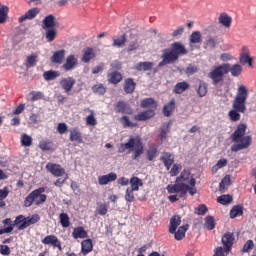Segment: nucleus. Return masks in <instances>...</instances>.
<instances>
[{
	"label": "nucleus",
	"instance_id": "nucleus-41",
	"mask_svg": "<svg viewBox=\"0 0 256 256\" xmlns=\"http://www.w3.org/2000/svg\"><path fill=\"white\" fill-rule=\"evenodd\" d=\"M38 147L41 151H53L54 144L51 140H42L39 142Z\"/></svg>",
	"mask_w": 256,
	"mask_h": 256
},
{
	"label": "nucleus",
	"instance_id": "nucleus-5",
	"mask_svg": "<svg viewBox=\"0 0 256 256\" xmlns=\"http://www.w3.org/2000/svg\"><path fill=\"white\" fill-rule=\"evenodd\" d=\"M225 75H229V68L225 63L214 66L207 74L208 79L211 80L214 87H219L225 83Z\"/></svg>",
	"mask_w": 256,
	"mask_h": 256
},
{
	"label": "nucleus",
	"instance_id": "nucleus-18",
	"mask_svg": "<svg viewBox=\"0 0 256 256\" xmlns=\"http://www.w3.org/2000/svg\"><path fill=\"white\" fill-rule=\"evenodd\" d=\"M160 161L164 163V167L169 171L171 169V165L175 163V157L171 152H164L163 156L160 157Z\"/></svg>",
	"mask_w": 256,
	"mask_h": 256
},
{
	"label": "nucleus",
	"instance_id": "nucleus-60",
	"mask_svg": "<svg viewBox=\"0 0 256 256\" xmlns=\"http://www.w3.org/2000/svg\"><path fill=\"white\" fill-rule=\"evenodd\" d=\"M109 211V205L103 203L99 204L96 208V213L98 215H105Z\"/></svg>",
	"mask_w": 256,
	"mask_h": 256
},
{
	"label": "nucleus",
	"instance_id": "nucleus-12",
	"mask_svg": "<svg viewBox=\"0 0 256 256\" xmlns=\"http://www.w3.org/2000/svg\"><path fill=\"white\" fill-rule=\"evenodd\" d=\"M116 113H122L124 115H133V108L125 101H118L114 107Z\"/></svg>",
	"mask_w": 256,
	"mask_h": 256
},
{
	"label": "nucleus",
	"instance_id": "nucleus-23",
	"mask_svg": "<svg viewBox=\"0 0 256 256\" xmlns=\"http://www.w3.org/2000/svg\"><path fill=\"white\" fill-rule=\"evenodd\" d=\"M70 141L72 143H83V134H81V131H79V128H72L70 130Z\"/></svg>",
	"mask_w": 256,
	"mask_h": 256
},
{
	"label": "nucleus",
	"instance_id": "nucleus-28",
	"mask_svg": "<svg viewBox=\"0 0 256 256\" xmlns=\"http://www.w3.org/2000/svg\"><path fill=\"white\" fill-rule=\"evenodd\" d=\"M218 21L220 25H223V27H226V29H229V27H231V23H233V18H231L229 14L222 12L218 18Z\"/></svg>",
	"mask_w": 256,
	"mask_h": 256
},
{
	"label": "nucleus",
	"instance_id": "nucleus-7",
	"mask_svg": "<svg viewBox=\"0 0 256 256\" xmlns=\"http://www.w3.org/2000/svg\"><path fill=\"white\" fill-rule=\"evenodd\" d=\"M179 58L174 54L171 49H164L162 54V61L159 62L158 67H165V65H173Z\"/></svg>",
	"mask_w": 256,
	"mask_h": 256
},
{
	"label": "nucleus",
	"instance_id": "nucleus-33",
	"mask_svg": "<svg viewBox=\"0 0 256 256\" xmlns=\"http://www.w3.org/2000/svg\"><path fill=\"white\" fill-rule=\"evenodd\" d=\"M171 131V122H165L160 128V140L163 142L167 139V134Z\"/></svg>",
	"mask_w": 256,
	"mask_h": 256
},
{
	"label": "nucleus",
	"instance_id": "nucleus-49",
	"mask_svg": "<svg viewBox=\"0 0 256 256\" xmlns=\"http://www.w3.org/2000/svg\"><path fill=\"white\" fill-rule=\"evenodd\" d=\"M140 106L142 107V109H147L149 107H157V102H155V99L153 98H146L144 100L141 101Z\"/></svg>",
	"mask_w": 256,
	"mask_h": 256
},
{
	"label": "nucleus",
	"instance_id": "nucleus-3",
	"mask_svg": "<svg viewBox=\"0 0 256 256\" xmlns=\"http://www.w3.org/2000/svg\"><path fill=\"white\" fill-rule=\"evenodd\" d=\"M197 180L195 178H190L189 185L183 182H176L175 184L167 185L166 189L168 193H178V197H185L187 193L193 196L197 193V188L195 187Z\"/></svg>",
	"mask_w": 256,
	"mask_h": 256
},
{
	"label": "nucleus",
	"instance_id": "nucleus-27",
	"mask_svg": "<svg viewBox=\"0 0 256 256\" xmlns=\"http://www.w3.org/2000/svg\"><path fill=\"white\" fill-rule=\"evenodd\" d=\"M224 65L228 66V73H231L232 77H239V75L243 73V67L239 64H234L231 66L229 63H224Z\"/></svg>",
	"mask_w": 256,
	"mask_h": 256
},
{
	"label": "nucleus",
	"instance_id": "nucleus-40",
	"mask_svg": "<svg viewBox=\"0 0 256 256\" xmlns=\"http://www.w3.org/2000/svg\"><path fill=\"white\" fill-rule=\"evenodd\" d=\"M196 91H197V95L199 97H205V95H207V91H208L207 82L199 80V85H198V88Z\"/></svg>",
	"mask_w": 256,
	"mask_h": 256
},
{
	"label": "nucleus",
	"instance_id": "nucleus-19",
	"mask_svg": "<svg viewBox=\"0 0 256 256\" xmlns=\"http://www.w3.org/2000/svg\"><path fill=\"white\" fill-rule=\"evenodd\" d=\"M113 181H117V174L115 172L98 177L99 185H108V183H113Z\"/></svg>",
	"mask_w": 256,
	"mask_h": 256
},
{
	"label": "nucleus",
	"instance_id": "nucleus-53",
	"mask_svg": "<svg viewBox=\"0 0 256 256\" xmlns=\"http://www.w3.org/2000/svg\"><path fill=\"white\" fill-rule=\"evenodd\" d=\"M215 225V217L207 216L205 218V227L208 229V231H213V229H215Z\"/></svg>",
	"mask_w": 256,
	"mask_h": 256
},
{
	"label": "nucleus",
	"instance_id": "nucleus-9",
	"mask_svg": "<svg viewBox=\"0 0 256 256\" xmlns=\"http://www.w3.org/2000/svg\"><path fill=\"white\" fill-rule=\"evenodd\" d=\"M46 170L54 177H63L65 175V168L61 167L60 164L48 162L46 164Z\"/></svg>",
	"mask_w": 256,
	"mask_h": 256
},
{
	"label": "nucleus",
	"instance_id": "nucleus-61",
	"mask_svg": "<svg viewBox=\"0 0 256 256\" xmlns=\"http://www.w3.org/2000/svg\"><path fill=\"white\" fill-rule=\"evenodd\" d=\"M229 185H231V178L229 176H225L220 182V191H225Z\"/></svg>",
	"mask_w": 256,
	"mask_h": 256
},
{
	"label": "nucleus",
	"instance_id": "nucleus-4",
	"mask_svg": "<svg viewBox=\"0 0 256 256\" xmlns=\"http://www.w3.org/2000/svg\"><path fill=\"white\" fill-rule=\"evenodd\" d=\"M128 150V153H132L134 151L132 159H139L141 155H143L144 147L141 138L137 136L136 138L130 137L128 142L121 143L118 149V153H125Z\"/></svg>",
	"mask_w": 256,
	"mask_h": 256
},
{
	"label": "nucleus",
	"instance_id": "nucleus-30",
	"mask_svg": "<svg viewBox=\"0 0 256 256\" xmlns=\"http://www.w3.org/2000/svg\"><path fill=\"white\" fill-rule=\"evenodd\" d=\"M189 229V224H186V225H183V226H180L178 228V230H176L173 235L176 239V241H183V239H185V233H187Z\"/></svg>",
	"mask_w": 256,
	"mask_h": 256
},
{
	"label": "nucleus",
	"instance_id": "nucleus-31",
	"mask_svg": "<svg viewBox=\"0 0 256 256\" xmlns=\"http://www.w3.org/2000/svg\"><path fill=\"white\" fill-rule=\"evenodd\" d=\"M93 251V241L91 239L83 240L81 243V253L83 255H89Z\"/></svg>",
	"mask_w": 256,
	"mask_h": 256
},
{
	"label": "nucleus",
	"instance_id": "nucleus-42",
	"mask_svg": "<svg viewBox=\"0 0 256 256\" xmlns=\"http://www.w3.org/2000/svg\"><path fill=\"white\" fill-rule=\"evenodd\" d=\"M130 185L132 191H139V187H143V180L139 177H132L130 179Z\"/></svg>",
	"mask_w": 256,
	"mask_h": 256
},
{
	"label": "nucleus",
	"instance_id": "nucleus-10",
	"mask_svg": "<svg viewBox=\"0 0 256 256\" xmlns=\"http://www.w3.org/2000/svg\"><path fill=\"white\" fill-rule=\"evenodd\" d=\"M233 243H235V234L233 232H226L222 236V244L225 248V252L229 253L231 249L233 248Z\"/></svg>",
	"mask_w": 256,
	"mask_h": 256
},
{
	"label": "nucleus",
	"instance_id": "nucleus-54",
	"mask_svg": "<svg viewBox=\"0 0 256 256\" xmlns=\"http://www.w3.org/2000/svg\"><path fill=\"white\" fill-rule=\"evenodd\" d=\"M4 225H10L6 228H1L0 229V235H4V233H11L13 231V224H11V219L10 218H6L5 220H3Z\"/></svg>",
	"mask_w": 256,
	"mask_h": 256
},
{
	"label": "nucleus",
	"instance_id": "nucleus-15",
	"mask_svg": "<svg viewBox=\"0 0 256 256\" xmlns=\"http://www.w3.org/2000/svg\"><path fill=\"white\" fill-rule=\"evenodd\" d=\"M239 61L241 65H249V67H253V58L249 56V48L247 46H244L242 48V53L240 54Z\"/></svg>",
	"mask_w": 256,
	"mask_h": 256
},
{
	"label": "nucleus",
	"instance_id": "nucleus-64",
	"mask_svg": "<svg viewBox=\"0 0 256 256\" xmlns=\"http://www.w3.org/2000/svg\"><path fill=\"white\" fill-rule=\"evenodd\" d=\"M157 148L153 147L147 150V158L148 161H153V159H155V157H157Z\"/></svg>",
	"mask_w": 256,
	"mask_h": 256
},
{
	"label": "nucleus",
	"instance_id": "nucleus-20",
	"mask_svg": "<svg viewBox=\"0 0 256 256\" xmlns=\"http://www.w3.org/2000/svg\"><path fill=\"white\" fill-rule=\"evenodd\" d=\"M65 49L55 51L50 58L51 63H55L56 65H61L63 61H65Z\"/></svg>",
	"mask_w": 256,
	"mask_h": 256
},
{
	"label": "nucleus",
	"instance_id": "nucleus-39",
	"mask_svg": "<svg viewBox=\"0 0 256 256\" xmlns=\"http://www.w3.org/2000/svg\"><path fill=\"white\" fill-rule=\"evenodd\" d=\"M187 89H189V83L179 82L174 86V93H176V95H181V93H185Z\"/></svg>",
	"mask_w": 256,
	"mask_h": 256
},
{
	"label": "nucleus",
	"instance_id": "nucleus-24",
	"mask_svg": "<svg viewBox=\"0 0 256 256\" xmlns=\"http://www.w3.org/2000/svg\"><path fill=\"white\" fill-rule=\"evenodd\" d=\"M72 237L73 239H87L89 234L83 226H78L73 229Z\"/></svg>",
	"mask_w": 256,
	"mask_h": 256
},
{
	"label": "nucleus",
	"instance_id": "nucleus-14",
	"mask_svg": "<svg viewBox=\"0 0 256 256\" xmlns=\"http://www.w3.org/2000/svg\"><path fill=\"white\" fill-rule=\"evenodd\" d=\"M77 65H79V60L75 55L71 54L66 58V62L62 65V69H64V71H73Z\"/></svg>",
	"mask_w": 256,
	"mask_h": 256
},
{
	"label": "nucleus",
	"instance_id": "nucleus-29",
	"mask_svg": "<svg viewBox=\"0 0 256 256\" xmlns=\"http://www.w3.org/2000/svg\"><path fill=\"white\" fill-rule=\"evenodd\" d=\"M181 225V216L175 215L170 219L169 233L173 235L177 231V228Z\"/></svg>",
	"mask_w": 256,
	"mask_h": 256
},
{
	"label": "nucleus",
	"instance_id": "nucleus-38",
	"mask_svg": "<svg viewBox=\"0 0 256 256\" xmlns=\"http://www.w3.org/2000/svg\"><path fill=\"white\" fill-rule=\"evenodd\" d=\"M243 215V205H235L230 210V219H235Z\"/></svg>",
	"mask_w": 256,
	"mask_h": 256
},
{
	"label": "nucleus",
	"instance_id": "nucleus-43",
	"mask_svg": "<svg viewBox=\"0 0 256 256\" xmlns=\"http://www.w3.org/2000/svg\"><path fill=\"white\" fill-rule=\"evenodd\" d=\"M24 223H27V218L24 215H19L16 217L13 225L18 227L19 231H23L24 229H27V227L23 228Z\"/></svg>",
	"mask_w": 256,
	"mask_h": 256
},
{
	"label": "nucleus",
	"instance_id": "nucleus-2",
	"mask_svg": "<svg viewBox=\"0 0 256 256\" xmlns=\"http://www.w3.org/2000/svg\"><path fill=\"white\" fill-rule=\"evenodd\" d=\"M245 133H247V124H239L231 134V140L234 144L231 146L230 151L238 153V151L251 147L253 139L251 136H245Z\"/></svg>",
	"mask_w": 256,
	"mask_h": 256
},
{
	"label": "nucleus",
	"instance_id": "nucleus-1",
	"mask_svg": "<svg viewBox=\"0 0 256 256\" xmlns=\"http://www.w3.org/2000/svg\"><path fill=\"white\" fill-rule=\"evenodd\" d=\"M247 99H249V91L247 87L240 85L232 101V109L228 112V117L232 123L241 121V113H247Z\"/></svg>",
	"mask_w": 256,
	"mask_h": 256
},
{
	"label": "nucleus",
	"instance_id": "nucleus-47",
	"mask_svg": "<svg viewBox=\"0 0 256 256\" xmlns=\"http://www.w3.org/2000/svg\"><path fill=\"white\" fill-rule=\"evenodd\" d=\"M59 219H60V224L62 227H64V229H67V227H70L71 221L69 219L68 213H61L59 215Z\"/></svg>",
	"mask_w": 256,
	"mask_h": 256
},
{
	"label": "nucleus",
	"instance_id": "nucleus-8",
	"mask_svg": "<svg viewBox=\"0 0 256 256\" xmlns=\"http://www.w3.org/2000/svg\"><path fill=\"white\" fill-rule=\"evenodd\" d=\"M43 245H52L53 249H58V251H63V246L61 245V240L56 235H48L42 239Z\"/></svg>",
	"mask_w": 256,
	"mask_h": 256
},
{
	"label": "nucleus",
	"instance_id": "nucleus-45",
	"mask_svg": "<svg viewBox=\"0 0 256 256\" xmlns=\"http://www.w3.org/2000/svg\"><path fill=\"white\" fill-rule=\"evenodd\" d=\"M120 121H121L123 127L129 128V129H135V127H137V125H138L135 122H131V120H129V116H122L120 118Z\"/></svg>",
	"mask_w": 256,
	"mask_h": 256
},
{
	"label": "nucleus",
	"instance_id": "nucleus-44",
	"mask_svg": "<svg viewBox=\"0 0 256 256\" xmlns=\"http://www.w3.org/2000/svg\"><path fill=\"white\" fill-rule=\"evenodd\" d=\"M45 37L48 43H53V40L57 39V30L55 28H47Z\"/></svg>",
	"mask_w": 256,
	"mask_h": 256
},
{
	"label": "nucleus",
	"instance_id": "nucleus-17",
	"mask_svg": "<svg viewBox=\"0 0 256 256\" xmlns=\"http://www.w3.org/2000/svg\"><path fill=\"white\" fill-rule=\"evenodd\" d=\"M170 51L176 55L179 59L180 55H187V49L185 48V46L183 44H181V42H174L171 45V49Z\"/></svg>",
	"mask_w": 256,
	"mask_h": 256
},
{
	"label": "nucleus",
	"instance_id": "nucleus-25",
	"mask_svg": "<svg viewBox=\"0 0 256 256\" xmlns=\"http://www.w3.org/2000/svg\"><path fill=\"white\" fill-rule=\"evenodd\" d=\"M155 117V111L153 110H146L134 116L135 121H149Z\"/></svg>",
	"mask_w": 256,
	"mask_h": 256
},
{
	"label": "nucleus",
	"instance_id": "nucleus-52",
	"mask_svg": "<svg viewBox=\"0 0 256 256\" xmlns=\"http://www.w3.org/2000/svg\"><path fill=\"white\" fill-rule=\"evenodd\" d=\"M22 147H31L33 145V138L27 134L21 136Z\"/></svg>",
	"mask_w": 256,
	"mask_h": 256
},
{
	"label": "nucleus",
	"instance_id": "nucleus-32",
	"mask_svg": "<svg viewBox=\"0 0 256 256\" xmlns=\"http://www.w3.org/2000/svg\"><path fill=\"white\" fill-rule=\"evenodd\" d=\"M173 111H175V99L167 103L162 110L164 117H171Z\"/></svg>",
	"mask_w": 256,
	"mask_h": 256
},
{
	"label": "nucleus",
	"instance_id": "nucleus-6",
	"mask_svg": "<svg viewBox=\"0 0 256 256\" xmlns=\"http://www.w3.org/2000/svg\"><path fill=\"white\" fill-rule=\"evenodd\" d=\"M44 191L45 187H39L33 190L30 194L26 196L24 200V207H31L33 203H35L37 207H39V205H43V203L47 201V196L43 194Z\"/></svg>",
	"mask_w": 256,
	"mask_h": 256
},
{
	"label": "nucleus",
	"instance_id": "nucleus-63",
	"mask_svg": "<svg viewBox=\"0 0 256 256\" xmlns=\"http://www.w3.org/2000/svg\"><path fill=\"white\" fill-rule=\"evenodd\" d=\"M254 248H255V243L253 242V240H248L244 244V246L242 248V252L249 253V251H252V249H254Z\"/></svg>",
	"mask_w": 256,
	"mask_h": 256
},
{
	"label": "nucleus",
	"instance_id": "nucleus-37",
	"mask_svg": "<svg viewBox=\"0 0 256 256\" xmlns=\"http://www.w3.org/2000/svg\"><path fill=\"white\" fill-rule=\"evenodd\" d=\"M153 65V62H140L134 66V69L135 71H151Z\"/></svg>",
	"mask_w": 256,
	"mask_h": 256
},
{
	"label": "nucleus",
	"instance_id": "nucleus-46",
	"mask_svg": "<svg viewBox=\"0 0 256 256\" xmlns=\"http://www.w3.org/2000/svg\"><path fill=\"white\" fill-rule=\"evenodd\" d=\"M189 177H191V172L189 169H184L180 176L176 178V183H185V181H189Z\"/></svg>",
	"mask_w": 256,
	"mask_h": 256
},
{
	"label": "nucleus",
	"instance_id": "nucleus-48",
	"mask_svg": "<svg viewBox=\"0 0 256 256\" xmlns=\"http://www.w3.org/2000/svg\"><path fill=\"white\" fill-rule=\"evenodd\" d=\"M59 72L55 70L46 71L43 73V78L45 81H55L56 77H59Z\"/></svg>",
	"mask_w": 256,
	"mask_h": 256
},
{
	"label": "nucleus",
	"instance_id": "nucleus-57",
	"mask_svg": "<svg viewBox=\"0 0 256 256\" xmlns=\"http://www.w3.org/2000/svg\"><path fill=\"white\" fill-rule=\"evenodd\" d=\"M8 13H9V7L2 6V8L0 9V25L5 23V21H7Z\"/></svg>",
	"mask_w": 256,
	"mask_h": 256
},
{
	"label": "nucleus",
	"instance_id": "nucleus-13",
	"mask_svg": "<svg viewBox=\"0 0 256 256\" xmlns=\"http://www.w3.org/2000/svg\"><path fill=\"white\" fill-rule=\"evenodd\" d=\"M77 81L73 77L62 78L60 80V87L65 91V93H70Z\"/></svg>",
	"mask_w": 256,
	"mask_h": 256
},
{
	"label": "nucleus",
	"instance_id": "nucleus-35",
	"mask_svg": "<svg viewBox=\"0 0 256 256\" xmlns=\"http://www.w3.org/2000/svg\"><path fill=\"white\" fill-rule=\"evenodd\" d=\"M41 221V217L39 214H33L32 216L26 217V222L22 225V228L24 227H31V225H35V223H39Z\"/></svg>",
	"mask_w": 256,
	"mask_h": 256
},
{
	"label": "nucleus",
	"instance_id": "nucleus-22",
	"mask_svg": "<svg viewBox=\"0 0 256 256\" xmlns=\"http://www.w3.org/2000/svg\"><path fill=\"white\" fill-rule=\"evenodd\" d=\"M43 29H53V27H57V20L53 14L47 15L44 17L43 21Z\"/></svg>",
	"mask_w": 256,
	"mask_h": 256
},
{
	"label": "nucleus",
	"instance_id": "nucleus-58",
	"mask_svg": "<svg viewBox=\"0 0 256 256\" xmlns=\"http://www.w3.org/2000/svg\"><path fill=\"white\" fill-rule=\"evenodd\" d=\"M89 112L91 114L86 117V124L95 127V125H97V119H95V112L93 110H89Z\"/></svg>",
	"mask_w": 256,
	"mask_h": 256
},
{
	"label": "nucleus",
	"instance_id": "nucleus-59",
	"mask_svg": "<svg viewBox=\"0 0 256 256\" xmlns=\"http://www.w3.org/2000/svg\"><path fill=\"white\" fill-rule=\"evenodd\" d=\"M92 91H93V93H98V95H105V93L107 92V90L105 89V86H103V84H95L92 87Z\"/></svg>",
	"mask_w": 256,
	"mask_h": 256
},
{
	"label": "nucleus",
	"instance_id": "nucleus-56",
	"mask_svg": "<svg viewBox=\"0 0 256 256\" xmlns=\"http://www.w3.org/2000/svg\"><path fill=\"white\" fill-rule=\"evenodd\" d=\"M189 41H190V43H193V44L201 43V41H202L201 40V32H199V31L192 32V34L189 37Z\"/></svg>",
	"mask_w": 256,
	"mask_h": 256
},
{
	"label": "nucleus",
	"instance_id": "nucleus-62",
	"mask_svg": "<svg viewBox=\"0 0 256 256\" xmlns=\"http://www.w3.org/2000/svg\"><path fill=\"white\" fill-rule=\"evenodd\" d=\"M30 95L32 96L30 99V101L32 102L41 101V99L45 97V94H43V92H37V91L30 92Z\"/></svg>",
	"mask_w": 256,
	"mask_h": 256
},
{
	"label": "nucleus",
	"instance_id": "nucleus-21",
	"mask_svg": "<svg viewBox=\"0 0 256 256\" xmlns=\"http://www.w3.org/2000/svg\"><path fill=\"white\" fill-rule=\"evenodd\" d=\"M137 87V83L133 78H127L124 80L123 89L127 95H131V93L135 92V88Z\"/></svg>",
	"mask_w": 256,
	"mask_h": 256
},
{
	"label": "nucleus",
	"instance_id": "nucleus-51",
	"mask_svg": "<svg viewBox=\"0 0 256 256\" xmlns=\"http://www.w3.org/2000/svg\"><path fill=\"white\" fill-rule=\"evenodd\" d=\"M217 201L220 203V205H229L233 202V196L229 194L221 195L217 198Z\"/></svg>",
	"mask_w": 256,
	"mask_h": 256
},
{
	"label": "nucleus",
	"instance_id": "nucleus-16",
	"mask_svg": "<svg viewBox=\"0 0 256 256\" xmlns=\"http://www.w3.org/2000/svg\"><path fill=\"white\" fill-rule=\"evenodd\" d=\"M39 13H41V10L39 8H31L25 13V15L20 16L18 21L19 23H23L24 21H27V19H35L37 15H39Z\"/></svg>",
	"mask_w": 256,
	"mask_h": 256
},
{
	"label": "nucleus",
	"instance_id": "nucleus-11",
	"mask_svg": "<svg viewBox=\"0 0 256 256\" xmlns=\"http://www.w3.org/2000/svg\"><path fill=\"white\" fill-rule=\"evenodd\" d=\"M108 83L119 85L123 81V74L117 70L110 69L107 73Z\"/></svg>",
	"mask_w": 256,
	"mask_h": 256
},
{
	"label": "nucleus",
	"instance_id": "nucleus-36",
	"mask_svg": "<svg viewBox=\"0 0 256 256\" xmlns=\"http://www.w3.org/2000/svg\"><path fill=\"white\" fill-rule=\"evenodd\" d=\"M113 43L112 46L113 47H125V43H127V35L126 34H122L120 37H114L112 39Z\"/></svg>",
	"mask_w": 256,
	"mask_h": 256
},
{
	"label": "nucleus",
	"instance_id": "nucleus-26",
	"mask_svg": "<svg viewBox=\"0 0 256 256\" xmlns=\"http://www.w3.org/2000/svg\"><path fill=\"white\" fill-rule=\"evenodd\" d=\"M95 50L91 47H87L83 50L82 63H89L92 59H95Z\"/></svg>",
	"mask_w": 256,
	"mask_h": 256
},
{
	"label": "nucleus",
	"instance_id": "nucleus-55",
	"mask_svg": "<svg viewBox=\"0 0 256 256\" xmlns=\"http://www.w3.org/2000/svg\"><path fill=\"white\" fill-rule=\"evenodd\" d=\"M135 190H132L131 188H127L125 192L124 199L127 201V203H133L135 201Z\"/></svg>",
	"mask_w": 256,
	"mask_h": 256
},
{
	"label": "nucleus",
	"instance_id": "nucleus-50",
	"mask_svg": "<svg viewBox=\"0 0 256 256\" xmlns=\"http://www.w3.org/2000/svg\"><path fill=\"white\" fill-rule=\"evenodd\" d=\"M227 163L228 161L226 158H222L218 160L217 163L212 167V172L217 173L219 169H223V167H227Z\"/></svg>",
	"mask_w": 256,
	"mask_h": 256
},
{
	"label": "nucleus",
	"instance_id": "nucleus-34",
	"mask_svg": "<svg viewBox=\"0 0 256 256\" xmlns=\"http://www.w3.org/2000/svg\"><path fill=\"white\" fill-rule=\"evenodd\" d=\"M39 55L33 53L26 57V60L24 62L25 67L31 68L35 67L37 65V62L39 61Z\"/></svg>",
	"mask_w": 256,
	"mask_h": 256
}]
</instances>
